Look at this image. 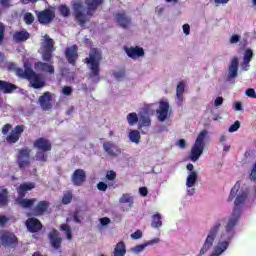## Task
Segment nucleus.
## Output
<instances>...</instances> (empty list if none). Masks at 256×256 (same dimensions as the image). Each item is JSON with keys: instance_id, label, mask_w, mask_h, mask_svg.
Instances as JSON below:
<instances>
[{"instance_id": "obj_1", "label": "nucleus", "mask_w": 256, "mask_h": 256, "mask_svg": "<svg viewBox=\"0 0 256 256\" xmlns=\"http://www.w3.org/2000/svg\"><path fill=\"white\" fill-rule=\"evenodd\" d=\"M104 2L105 0H85V4L81 0L73 2L72 15L76 23H78L80 27H85L86 23L91 21L97 9H99Z\"/></svg>"}, {"instance_id": "obj_2", "label": "nucleus", "mask_w": 256, "mask_h": 256, "mask_svg": "<svg viewBox=\"0 0 256 256\" xmlns=\"http://www.w3.org/2000/svg\"><path fill=\"white\" fill-rule=\"evenodd\" d=\"M42 61H38L34 64L37 71L42 73H49L53 75L55 73V67L53 66V52L55 51V40H53L49 35H44V43H42Z\"/></svg>"}, {"instance_id": "obj_3", "label": "nucleus", "mask_w": 256, "mask_h": 256, "mask_svg": "<svg viewBox=\"0 0 256 256\" xmlns=\"http://www.w3.org/2000/svg\"><path fill=\"white\" fill-rule=\"evenodd\" d=\"M8 67L9 69L15 70L17 77L27 79L33 89H43V87L47 85L43 75L35 72L29 62L24 63V69L17 67V64L15 63H10Z\"/></svg>"}, {"instance_id": "obj_4", "label": "nucleus", "mask_w": 256, "mask_h": 256, "mask_svg": "<svg viewBox=\"0 0 256 256\" xmlns=\"http://www.w3.org/2000/svg\"><path fill=\"white\" fill-rule=\"evenodd\" d=\"M103 59V54L97 48H91L89 57L85 58L86 65H89L90 79L93 83H99V73L101 72V60Z\"/></svg>"}, {"instance_id": "obj_5", "label": "nucleus", "mask_w": 256, "mask_h": 256, "mask_svg": "<svg viewBox=\"0 0 256 256\" xmlns=\"http://www.w3.org/2000/svg\"><path fill=\"white\" fill-rule=\"evenodd\" d=\"M245 201H247V194L245 192L237 195L234 201V210L225 225L226 233H234L235 227L241 217V208L245 205Z\"/></svg>"}, {"instance_id": "obj_6", "label": "nucleus", "mask_w": 256, "mask_h": 256, "mask_svg": "<svg viewBox=\"0 0 256 256\" xmlns=\"http://www.w3.org/2000/svg\"><path fill=\"white\" fill-rule=\"evenodd\" d=\"M34 149H37L35 159L36 161H41L42 163H47L49 151L53 149V144L51 143V140L45 138V137H40L36 139L33 143Z\"/></svg>"}, {"instance_id": "obj_7", "label": "nucleus", "mask_w": 256, "mask_h": 256, "mask_svg": "<svg viewBox=\"0 0 256 256\" xmlns=\"http://www.w3.org/2000/svg\"><path fill=\"white\" fill-rule=\"evenodd\" d=\"M207 137V130H202L195 141L194 146L191 150L190 159L195 162L198 161L201 155H203V149L205 148V139Z\"/></svg>"}, {"instance_id": "obj_8", "label": "nucleus", "mask_w": 256, "mask_h": 256, "mask_svg": "<svg viewBox=\"0 0 256 256\" xmlns=\"http://www.w3.org/2000/svg\"><path fill=\"white\" fill-rule=\"evenodd\" d=\"M225 221V218H222L210 229V232L203 244V247L200 250V255H205L208 250L213 247V243H215V239L217 238V234L219 233V229H221V223Z\"/></svg>"}, {"instance_id": "obj_9", "label": "nucleus", "mask_w": 256, "mask_h": 256, "mask_svg": "<svg viewBox=\"0 0 256 256\" xmlns=\"http://www.w3.org/2000/svg\"><path fill=\"white\" fill-rule=\"evenodd\" d=\"M16 162L20 171L25 170L26 167H31V149L27 147L18 149Z\"/></svg>"}, {"instance_id": "obj_10", "label": "nucleus", "mask_w": 256, "mask_h": 256, "mask_svg": "<svg viewBox=\"0 0 256 256\" xmlns=\"http://www.w3.org/2000/svg\"><path fill=\"white\" fill-rule=\"evenodd\" d=\"M24 131L25 125L15 126L11 133L6 136V142L8 143V145H15V143H18Z\"/></svg>"}, {"instance_id": "obj_11", "label": "nucleus", "mask_w": 256, "mask_h": 256, "mask_svg": "<svg viewBox=\"0 0 256 256\" xmlns=\"http://www.w3.org/2000/svg\"><path fill=\"white\" fill-rule=\"evenodd\" d=\"M53 94L49 91L44 92L39 98L38 103L42 111H51L53 109Z\"/></svg>"}, {"instance_id": "obj_12", "label": "nucleus", "mask_w": 256, "mask_h": 256, "mask_svg": "<svg viewBox=\"0 0 256 256\" xmlns=\"http://www.w3.org/2000/svg\"><path fill=\"white\" fill-rule=\"evenodd\" d=\"M3 247H17L19 239L11 232H4L0 237Z\"/></svg>"}, {"instance_id": "obj_13", "label": "nucleus", "mask_w": 256, "mask_h": 256, "mask_svg": "<svg viewBox=\"0 0 256 256\" xmlns=\"http://www.w3.org/2000/svg\"><path fill=\"white\" fill-rule=\"evenodd\" d=\"M124 51L130 59H139V57H145V50L139 46H124Z\"/></svg>"}, {"instance_id": "obj_14", "label": "nucleus", "mask_w": 256, "mask_h": 256, "mask_svg": "<svg viewBox=\"0 0 256 256\" xmlns=\"http://www.w3.org/2000/svg\"><path fill=\"white\" fill-rule=\"evenodd\" d=\"M49 207H51V203L49 201H39L37 205L32 208V215H34V217H42V215L49 211Z\"/></svg>"}, {"instance_id": "obj_15", "label": "nucleus", "mask_w": 256, "mask_h": 256, "mask_svg": "<svg viewBox=\"0 0 256 256\" xmlns=\"http://www.w3.org/2000/svg\"><path fill=\"white\" fill-rule=\"evenodd\" d=\"M115 20L122 29H129V27H131V17H129L125 11L116 13Z\"/></svg>"}, {"instance_id": "obj_16", "label": "nucleus", "mask_w": 256, "mask_h": 256, "mask_svg": "<svg viewBox=\"0 0 256 256\" xmlns=\"http://www.w3.org/2000/svg\"><path fill=\"white\" fill-rule=\"evenodd\" d=\"M48 239L53 249H61V243H63V238L61 237V234L57 229H53L51 232H49Z\"/></svg>"}, {"instance_id": "obj_17", "label": "nucleus", "mask_w": 256, "mask_h": 256, "mask_svg": "<svg viewBox=\"0 0 256 256\" xmlns=\"http://www.w3.org/2000/svg\"><path fill=\"white\" fill-rule=\"evenodd\" d=\"M71 181L76 187H81V185L87 181V174L85 173V170L76 169L71 176Z\"/></svg>"}, {"instance_id": "obj_18", "label": "nucleus", "mask_w": 256, "mask_h": 256, "mask_svg": "<svg viewBox=\"0 0 256 256\" xmlns=\"http://www.w3.org/2000/svg\"><path fill=\"white\" fill-rule=\"evenodd\" d=\"M55 19V12L51 9H45L38 13V21L41 25H49Z\"/></svg>"}, {"instance_id": "obj_19", "label": "nucleus", "mask_w": 256, "mask_h": 256, "mask_svg": "<svg viewBox=\"0 0 256 256\" xmlns=\"http://www.w3.org/2000/svg\"><path fill=\"white\" fill-rule=\"evenodd\" d=\"M103 149L107 155L110 157H117L121 155V149L119 146L115 145L112 141H107L103 143Z\"/></svg>"}, {"instance_id": "obj_20", "label": "nucleus", "mask_w": 256, "mask_h": 256, "mask_svg": "<svg viewBox=\"0 0 256 256\" xmlns=\"http://www.w3.org/2000/svg\"><path fill=\"white\" fill-rule=\"evenodd\" d=\"M26 227L30 233H39L43 229V224L37 218H28L26 220Z\"/></svg>"}, {"instance_id": "obj_21", "label": "nucleus", "mask_w": 256, "mask_h": 256, "mask_svg": "<svg viewBox=\"0 0 256 256\" xmlns=\"http://www.w3.org/2000/svg\"><path fill=\"white\" fill-rule=\"evenodd\" d=\"M77 50H78L77 45H72L70 47H67L65 50V57L68 63H70V65H75V63H77V59L79 57Z\"/></svg>"}, {"instance_id": "obj_22", "label": "nucleus", "mask_w": 256, "mask_h": 256, "mask_svg": "<svg viewBox=\"0 0 256 256\" xmlns=\"http://www.w3.org/2000/svg\"><path fill=\"white\" fill-rule=\"evenodd\" d=\"M158 121L163 123V121L167 120L169 116V102L161 101L159 105V109L157 110Z\"/></svg>"}, {"instance_id": "obj_23", "label": "nucleus", "mask_w": 256, "mask_h": 256, "mask_svg": "<svg viewBox=\"0 0 256 256\" xmlns=\"http://www.w3.org/2000/svg\"><path fill=\"white\" fill-rule=\"evenodd\" d=\"M32 189H35L34 182H25L20 184L17 188L18 197H25V195H27V191H32Z\"/></svg>"}, {"instance_id": "obj_24", "label": "nucleus", "mask_w": 256, "mask_h": 256, "mask_svg": "<svg viewBox=\"0 0 256 256\" xmlns=\"http://www.w3.org/2000/svg\"><path fill=\"white\" fill-rule=\"evenodd\" d=\"M16 203H18V205H20V207H22L23 209H31V207H33L35 205V203H37V198H25V197H18L16 199Z\"/></svg>"}, {"instance_id": "obj_25", "label": "nucleus", "mask_w": 256, "mask_h": 256, "mask_svg": "<svg viewBox=\"0 0 256 256\" xmlns=\"http://www.w3.org/2000/svg\"><path fill=\"white\" fill-rule=\"evenodd\" d=\"M239 71V58L234 57L229 66L228 79H235Z\"/></svg>"}, {"instance_id": "obj_26", "label": "nucleus", "mask_w": 256, "mask_h": 256, "mask_svg": "<svg viewBox=\"0 0 256 256\" xmlns=\"http://www.w3.org/2000/svg\"><path fill=\"white\" fill-rule=\"evenodd\" d=\"M17 90V85L11 84L7 81L0 80V91H3L5 95H9L13 93V91Z\"/></svg>"}, {"instance_id": "obj_27", "label": "nucleus", "mask_w": 256, "mask_h": 256, "mask_svg": "<svg viewBox=\"0 0 256 256\" xmlns=\"http://www.w3.org/2000/svg\"><path fill=\"white\" fill-rule=\"evenodd\" d=\"M30 34L27 30L16 31L13 35L15 43H25L29 39Z\"/></svg>"}, {"instance_id": "obj_28", "label": "nucleus", "mask_w": 256, "mask_h": 256, "mask_svg": "<svg viewBox=\"0 0 256 256\" xmlns=\"http://www.w3.org/2000/svg\"><path fill=\"white\" fill-rule=\"evenodd\" d=\"M138 122V129H143V127H151V118L147 113L140 114Z\"/></svg>"}, {"instance_id": "obj_29", "label": "nucleus", "mask_w": 256, "mask_h": 256, "mask_svg": "<svg viewBox=\"0 0 256 256\" xmlns=\"http://www.w3.org/2000/svg\"><path fill=\"white\" fill-rule=\"evenodd\" d=\"M151 227L153 229H161V227H163V221L161 220V214H159V212L152 216Z\"/></svg>"}, {"instance_id": "obj_30", "label": "nucleus", "mask_w": 256, "mask_h": 256, "mask_svg": "<svg viewBox=\"0 0 256 256\" xmlns=\"http://www.w3.org/2000/svg\"><path fill=\"white\" fill-rule=\"evenodd\" d=\"M7 205H9V191L4 188L0 193V207H7Z\"/></svg>"}, {"instance_id": "obj_31", "label": "nucleus", "mask_w": 256, "mask_h": 256, "mask_svg": "<svg viewBox=\"0 0 256 256\" xmlns=\"http://www.w3.org/2000/svg\"><path fill=\"white\" fill-rule=\"evenodd\" d=\"M125 253H127V250L125 249V242H118L114 248V256H125Z\"/></svg>"}, {"instance_id": "obj_32", "label": "nucleus", "mask_w": 256, "mask_h": 256, "mask_svg": "<svg viewBox=\"0 0 256 256\" xmlns=\"http://www.w3.org/2000/svg\"><path fill=\"white\" fill-rule=\"evenodd\" d=\"M185 93V82L180 81L176 88V97L180 101V103H183V94Z\"/></svg>"}, {"instance_id": "obj_33", "label": "nucleus", "mask_w": 256, "mask_h": 256, "mask_svg": "<svg viewBox=\"0 0 256 256\" xmlns=\"http://www.w3.org/2000/svg\"><path fill=\"white\" fill-rule=\"evenodd\" d=\"M195 183H197V172L192 171L186 179V185L187 187H194Z\"/></svg>"}, {"instance_id": "obj_34", "label": "nucleus", "mask_w": 256, "mask_h": 256, "mask_svg": "<svg viewBox=\"0 0 256 256\" xmlns=\"http://www.w3.org/2000/svg\"><path fill=\"white\" fill-rule=\"evenodd\" d=\"M129 139L132 143H136V145H138L139 141H141V133L139 130H131L129 133Z\"/></svg>"}, {"instance_id": "obj_35", "label": "nucleus", "mask_w": 256, "mask_h": 256, "mask_svg": "<svg viewBox=\"0 0 256 256\" xmlns=\"http://www.w3.org/2000/svg\"><path fill=\"white\" fill-rule=\"evenodd\" d=\"M127 122L130 126L136 125V123H139V116H137V113L132 112L127 115Z\"/></svg>"}, {"instance_id": "obj_36", "label": "nucleus", "mask_w": 256, "mask_h": 256, "mask_svg": "<svg viewBox=\"0 0 256 256\" xmlns=\"http://www.w3.org/2000/svg\"><path fill=\"white\" fill-rule=\"evenodd\" d=\"M153 243H157V240H150L144 244L137 245L133 248V251H135V253H141L148 245H153Z\"/></svg>"}, {"instance_id": "obj_37", "label": "nucleus", "mask_w": 256, "mask_h": 256, "mask_svg": "<svg viewBox=\"0 0 256 256\" xmlns=\"http://www.w3.org/2000/svg\"><path fill=\"white\" fill-rule=\"evenodd\" d=\"M119 203H129V207H133V198L131 197V194H123L122 197L119 199Z\"/></svg>"}, {"instance_id": "obj_38", "label": "nucleus", "mask_w": 256, "mask_h": 256, "mask_svg": "<svg viewBox=\"0 0 256 256\" xmlns=\"http://www.w3.org/2000/svg\"><path fill=\"white\" fill-rule=\"evenodd\" d=\"M60 230L65 231L66 237L69 241H71V239H73V233L71 232V227L68 224H62L60 226Z\"/></svg>"}, {"instance_id": "obj_39", "label": "nucleus", "mask_w": 256, "mask_h": 256, "mask_svg": "<svg viewBox=\"0 0 256 256\" xmlns=\"http://www.w3.org/2000/svg\"><path fill=\"white\" fill-rule=\"evenodd\" d=\"M239 187H240L239 182H237L230 191V195L228 197V202L233 201L235 199V197H237V193L239 192Z\"/></svg>"}, {"instance_id": "obj_40", "label": "nucleus", "mask_w": 256, "mask_h": 256, "mask_svg": "<svg viewBox=\"0 0 256 256\" xmlns=\"http://www.w3.org/2000/svg\"><path fill=\"white\" fill-rule=\"evenodd\" d=\"M59 11L62 17H69L71 15V9L65 4L60 5Z\"/></svg>"}, {"instance_id": "obj_41", "label": "nucleus", "mask_w": 256, "mask_h": 256, "mask_svg": "<svg viewBox=\"0 0 256 256\" xmlns=\"http://www.w3.org/2000/svg\"><path fill=\"white\" fill-rule=\"evenodd\" d=\"M23 19L26 25H33L35 22V16L30 12H26Z\"/></svg>"}, {"instance_id": "obj_42", "label": "nucleus", "mask_w": 256, "mask_h": 256, "mask_svg": "<svg viewBox=\"0 0 256 256\" xmlns=\"http://www.w3.org/2000/svg\"><path fill=\"white\" fill-rule=\"evenodd\" d=\"M253 59V50L247 49L244 54V65H249Z\"/></svg>"}, {"instance_id": "obj_43", "label": "nucleus", "mask_w": 256, "mask_h": 256, "mask_svg": "<svg viewBox=\"0 0 256 256\" xmlns=\"http://www.w3.org/2000/svg\"><path fill=\"white\" fill-rule=\"evenodd\" d=\"M5 31H7V26L5 23L0 22V45L5 42Z\"/></svg>"}, {"instance_id": "obj_44", "label": "nucleus", "mask_w": 256, "mask_h": 256, "mask_svg": "<svg viewBox=\"0 0 256 256\" xmlns=\"http://www.w3.org/2000/svg\"><path fill=\"white\" fill-rule=\"evenodd\" d=\"M71 201H73V194H71V192L64 194V196L62 198L63 205H69V203H71Z\"/></svg>"}, {"instance_id": "obj_45", "label": "nucleus", "mask_w": 256, "mask_h": 256, "mask_svg": "<svg viewBox=\"0 0 256 256\" xmlns=\"http://www.w3.org/2000/svg\"><path fill=\"white\" fill-rule=\"evenodd\" d=\"M239 127H241V122L239 120L235 121L234 124H232L228 131L229 133H235V131H239Z\"/></svg>"}, {"instance_id": "obj_46", "label": "nucleus", "mask_w": 256, "mask_h": 256, "mask_svg": "<svg viewBox=\"0 0 256 256\" xmlns=\"http://www.w3.org/2000/svg\"><path fill=\"white\" fill-rule=\"evenodd\" d=\"M106 179L108 181H115V179H117V173H115V171H113V170L107 171Z\"/></svg>"}, {"instance_id": "obj_47", "label": "nucleus", "mask_w": 256, "mask_h": 256, "mask_svg": "<svg viewBox=\"0 0 256 256\" xmlns=\"http://www.w3.org/2000/svg\"><path fill=\"white\" fill-rule=\"evenodd\" d=\"M62 93L66 96L73 95V88L71 86H64L62 89Z\"/></svg>"}, {"instance_id": "obj_48", "label": "nucleus", "mask_w": 256, "mask_h": 256, "mask_svg": "<svg viewBox=\"0 0 256 256\" xmlns=\"http://www.w3.org/2000/svg\"><path fill=\"white\" fill-rule=\"evenodd\" d=\"M13 129V125L7 123L2 127V135H8L9 131Z\"/></svg>"}, {"instance_id": "obj_49", "label": "nucleus", "mask_w": 256, "mask_h": 256, "mask_svg": "<svg viewBox=\"0 0 256 256\" xmlns=\"http://www.w3.org/2000/svg\"><path fill=\"white\" fill-rule=\"evenodd\" d=\"M143 237V232L141 230H136L133 234H131V239L137 240Z\"/></svg>"}, {"instance_id": "obj_50", "label": "nucleus", "mask_w": 256, "mask_h": 256, "mask_svg": "<svg viewBox=\"0 0 256 256\" xmlns=\"http://www.w3.org/2000/svg\"><path fill=\"white\" fill-rule=\"evenodd\" d=\"M246 95H247V97H251L252 99H256L255 89H253V88L247 89L246 90Z\"/></svg>"}, {"instance_id": "obj_51", "label": "nucleus", "mask_w": 256, "mask_h": 256, "mask_svg": "<svg viewBox=\"0 0 256 256\" xmlns=\"http://www.w3.org/2000/svg\"><path fill=\"white\" fill-rule=\"evenodd\" d=\"M113 76L115 79H123V77H125V71H115Z\"/></svg>"}, {"instance_id": "obj_52", "label": "nucleus", "mask_w": 256, "mask_h": 256, "mask_svg": "<svg viewBox=\"0 0 256 256\" xmlns=\"http://www.w3.org/2000/svg\"><path fill=\"white\" fill-rule=\"evenodd\" d=\"M107 184L105 183V182H99L98 184H97V189L99 190V191H107Z\"/></svg>"}, {"instance_id": "obj_53", "label": "nucleus", "mask_w": 256, "mask_h": 256, "mask_svg": "<svg viewBox=\"0 0 256 256\" xmlns=\"http://www.w3.org/2000/svg\"><path fill=\"white\" fill-rule=\"evenodd\" d=\"M100 223L103 227H105L106 225H109V223H111V219L109 217H103L100 219Z\"/></svg>"}, {"instance_id": "obj_54", "label": "nucleus", "mask_w": 256, "mask_h": 256, "mask_svg": "<svg viewBox=\"0 0 256 256\" xmlns=\"http://www.w3.org/2000/svg\"><path fill=\"white\" fill-rule=\"evenodd\" d=\"M241 39V37L237 34H234L231 36L230 38V43L231 44H235V43H239V40Z\"/></svg>"}, {"instance_id": "obj_55", "label": "nucleus", "mask_w": 256, "mask_h": 256, "mask_svg": "<svg viewBox=\"0 0 256 256\" xmlns=\"http://www.w3.org/2000/svg\"><path fill=\"white\" fill-rule=\"evenodd\" d=\"M139 193L140 195H142V197H147L149 190H147V187H140Z\"/></svg>"}, {"instance_id": "obj_56", "label": "nucleus", "mask_w": 256, "mask_h": 256, "mask_svg": "<svg viewBox=\"0 0 256 256\" xmlns=\"http://www.w3.org/2000/svg\"><path fill=\"white\" fill-rule=\"evenodd\" d=\"M182 28L184 35H189V33H191V26H189V24H184Z\"/></svg>"}, {"instance_id": "obj_57", "label": "nucleus", "mask_w": 256, "mask_h": 256, "mask_svg": "<svg viewBox=\"0 0 256 256\" xmlns=\"http://www.w3.org/2000/svg\"><path fill=\"white\" fill-rule=\"evenodd\" d=\"M73 217V221H75V223H81V219H79V211H75L72 215Z\"/></svg>"}, {"instance_id": "obj_58", "label": "nucleus", "mask_w": 256, "mask_h": 256, "mask_svg": "<svg viewBox=\"0 0 256 256\" xmlns=\"http://www.w3.org/2000/svg\"><path fill=\"white\" fill-rule=\"evenodd\" d=\"M215 107H219V105H223V97H217L214 101Z\"/></svg>"}, {"instance_id": "obj_59", "label": "nucleus", "mask_w": 256, "mask_h": 256, "mask_svg": "<svg viewBox=\"0 0 256 256\" xmlns=\"http://www.w3.org/2000/svg\"><path fill=\"white\" fill-rule=\"evenodd\" d=\"M0 5L2 7H10L11 6V0H0Z\"/></svg>"}, {"instance_id": "obj_60", "label": "nucleus", "mask_w": 256, "mask_h": 256, "mask_svg": "<svg viewBox=\"0 0 256 256\" xmlns=\"http://www.w3.org/2000/svg\"><path fill=\"white\" fill-rule=\"evenodd\" d=\"M234 109L236 111H242L243 110V106H242L241 102H235L234 103Z\"/></svg>"}, {"instance_id": "obj_61", "label": "nucleus", "mask_w": 256, "mask_h": 256, "mask_svg": "<svg viewBox=\"0 0 256 256\" xmlns=\"http://www.w3.org/2000/svg\"><path fill=\"white\" fill-rule=\"evenodd\" d=\"M7 221H9L7 216H0V225H5V223H7Z\"/></svg>"}, {"instance_id": "obj_62", "label": "nucleus", "mask_w": 256, "mask_h": 256, "mask_svg": "<svg viewBox=\"0 0 256 256\" xmlns=\"http://www.w3.org/2000/svg\"><path fill=\"white\" fill-rule=\"evenodd\" d=\"M178 145L181 147V149H185L186 147L185 139H180L178 141Z\"/></svg>"}, {"instance_id": "obj_63", "label": "nucleus", "mask_w": 256, "mask_h": 256, "mask_svg": "<svg viewBox=\"0 0 256 256\" xmlns=\"http://www.w3.org/2000/svg\"><path fill=\"white\" fill-rule=\"evenodd\" d=\"M73 111H75V107L71 106L67 112H66V115H73Z\"/></svg>"}, {"instance_id": "obj_64", "label": "nucleus", "mask_w": 256, "mask_h": 256, "mask_svg": "<svg viewBox=\"0 0 256 256\" xmlns=\"http://www.w3.org/2000/svg\"><path fill=\"white\" fill-rule=\"evenodd\" d=\"M215 3L225 5L226 3H229V0H214Z\"/></svg>"}]
</instances>
